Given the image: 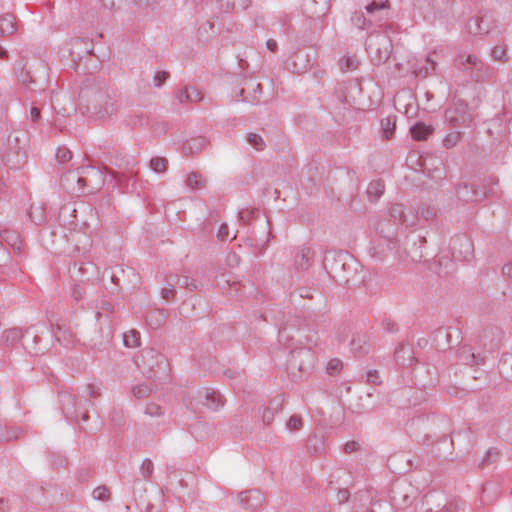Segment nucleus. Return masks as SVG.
<instances>
[{"instance_id":"nucleus-10","label":"nucleus","mask_w":512,"mask_h":512,"mask_svg":"<svg viewBox=\"0 0 512 512\" xmlns=\"http://www.w3.org/2000/svg\"><path fill=\"white\" fill-rule=\"evenodd\" d=\"M288 427L290 430H299L302 427V420L299 416H291L288 421Z\"/></svg>"},{"instance_id":"nucleus-24","label":"nucleus","mask_w":512,"mask_h":512,"mask_svg":"<svg viewBox=\"0 0 512 512\" xmlns=\"http://www.w3.org/2000/svg\"><path fill=\"white\" fill-rule=\"evenodd\" d=\"M494 55L497 57V58H500V55L503 53L502 51L501 52H498L497 49L494 50Z\"/></svg>"},{"instance_id":"nucleus-19","label":"nucleus","mask_w":512,"mask_h":512,"mask_svg":"<svg viewBox=\"0 0 512 512\" xmlns=\"http://www.w3.org/2000/svg\"><path fill=\"white\" fill-rule=\"evenodd\" d=\"M40 111L37 108H33L31 110V117L33 120H36L39 117Z\"/></svg>"},{"instance_id":"nucleus-4","label":"nucleus","mask_w":512,"mask_h":512,"mask_svg":"<svg viewBox=\"0 0 512 512\" xmlns=\"http://www.w3.org/2000/svg\"><path fill=\"white\" fill-rule=\"evenodd\" d=\"M124 345L127 347H137L140 344V334L136 330H129L123 335Z\"/></svg>"},{"instance_id":"nucleus-21","label":"nucleus","mask_w":512,"mask_h":512,"mask_svg":"<svg viewBox=\"0 0 512 512\" xmlns=\"http://www.w3.org/2000/svg\"><path fill=\"white\" fill-rule=\"evenodd\" d=\"M267 45H268V48H269L270 50H274V49H275V46H276V43H275V42H268V43H267Z\"/></svg>"},{"instance_id":"nucleus-2","label":"nucleus","mask_w":512,"mask_h":512,"mask_svg":"<svg viewBox=\"0 0 512 512\" xmlns=\"http://www.w3.org/2000/svg\"><path fill=\"white\" fill-rule=\"evenodd\" d=\"M432 128L423 123H417L411 128V135L413 139L417 141H422L427 139L429 135L432 134Z\"/></svg>"},{"instance_id":"nucleus-9","label":"nucleus","mask_w":512,"mask_h":512,"mask_svg":"<svg viewBox=\"0 0 512 512\" xmlns=\"http://www.w3.org/2000/svg\"><path fill=\"white\" fill-rule=\"evenodd\" d=\"M202 177L196 173H191L187 177V185L191 188H197L202 184Z\"/></svg>"},{"instance_id":"nucleus-6","label":"nucleus","mask_w":512,"mask_h":512,"mask_svg":"<svg viewBox=\"0 0 512 512\" xmlns=\"http://www.w3.org/2000/svg\"><path fill=\"white\" fill-rule=\"evenodd\" d=\"M167 164V160L162 157H155L150 162V166L155 172H164L167 168Z\"/></svg>"},{"instance_id":"nucleus-14","label":"nucleus","mask_w":512,"mask_h":512,"mask_svg":"<svg viewBox=\"0 0 512 512\" xmlns=\"http://www.w3.org/2000/svg\"><path fill=\"white\" fill-rule=\"evenodd\" d=\"M57 158L60 161H66L71 158V153L67 149H59L57 152Z\"/></svg>"},{"instance_id":"nucleus-17","label":"nucleus","mask_w":512,"mask_h":512,"mask_svg":"<svg viewBox=\"0 0 512 512\" xmlns=\"http://www.w3.org/2000/svg\"><path fill=\"white\" fill-rule=\"evenodd\" d=\"M356 449H357V443H355V442L347 443L345 445V450L347 452H352V451H355Z\"/></svg>"},{"instance_id":"nucleus-5","label":"nucleus","mask_w":512,"mask_h":512,"mask_svg":"<svg viewBox=\"0 0 512 512\" xmlns=\"http://www.w3.org/2000/svg\"><path fill=\"white\" fill-rule=\"evenodd\" d=\"M247 141L256 150H263L265 147V142H264L263 138L258 134L249 133L247 135Z\"/></svg>"},{"instance_id":"nucleus-3","label":"nucleus","mask_w":512,"mask_h":512,"mask_svg":"<svg viewBox=\"0 0 512 512\" xmlns=\"http://www.w3.org/2000/svg\"><path fill=\"white\" fill-rule=\"evenodd\" d=\"M202 99L201 92L195 87H187L180 95L181 101L198 102Z\"/></svg>"},{"instance_id":"nucleus-18","label":"nucleus","mask_w":512,"mask_h":512,"mask_svg":"<svg viewBox=\"0 0 512 512\" xmlns=\"http://www.w3.org/2000/svg\"><path fill=\"white\" fill-rule=\"evenodd\" d=\"M175 291L172 288L163 289L162 294L164 298H169L170 296H173Z\"/></svg>"},{"instance_id":"nucleus-20","label":"nucleus","mask_w":512,"mask_h":512,"mask_svg":"<svg viewBox=\"0 0 512 512\" xmlns=\"http://www.w3.org/2000/svg\"><path fill=\"white\" fill-rule=\"evenodd\" d=\"M377 8H378V6L376 4H371V5L367 6V10L369 12H372V11H374Z\"/></svg>"},{"instance_id":"nucleus-12","label":"nucleus","mask_w":512,"mask_h":512,"mask_svg":"<svg viewBox=\"0 0 512 512\" xmlns=\"http://www.w3.org/2000/svg\"><path fill=\"white\" fill-rule=\"evenodd\" d=\"M341 368H342V363L340 360H337V359L331 360L328 363V367H327L329 373H331V374L338 372Z\"/></svg>"},{"instance_id":"nucleus-22","label":"nucleus","mask_w":512,"mask_h":512,"mask_svg":"<svg viewBox=\"0 0 512 512\" xmlns=\"http://www.w3.org/2000/svg\"><path fill=\"white\" fill-rule=\"evenodd\" d=\"M0 57L5 58L6 57V51L0 46Z\"/></svg>"},{"instance_id":"nucleus-8","label":"nucleus","mask_w":512,"mask_h":512,"mask_svg":"<svg viewBox=\"0 0 512 512\" xmlns=\"http://www.w3.org/2000/svg\"><path fill=\"white\" fill-rule=\"evenodd\" d=\"M382 128H383L384 137L388 139L393 134V131L395 128V123L391 119H385L382 121Z\"/></svg>"},{"instance_id":"nucleus-23","label":"nucleus","mask_w":512,"mask_h":512,"mask_svg":"<svg viewBox=\"0 0 512 512\" xmlns=\"http://www.w3.org/2000/svg\"><path fill=\"white\" fill-rule=\"evenodd\" d=\"M494 55L497 57V58H500V55L503 53L502 51L501 52H498L497 49L494 50Z\"/></svg>"},{"instance_id":"nucleus-16","label":"nucleus","mask_w":512,"mask_h":512,"mask_svg":"<svg viewBox=\"0 0 512 512\" xmlns=\"http://www.w3.org/2000/svg\"><path fill=\"white\" fill-rule=\"evenodd\" d=\"M228 232H227V227L226 226H222L220 231H219V234H218V237L222 238V239H226L228 237Z\"/></svg>"},{"instance_id":"nucleus-13","label":"nucleus","mask_w":512,"mask_h":512,"mask_svg":"<svg viewBox=\"0 0 512 512\" xmlns=\"http://www.w3.org/2000/svg\"><path fill=\"white\" fill-rule=\"evenodd\" d=\"M168 77V74L164 71H159L155 74L154 81L156 86H160Z\"/></svg>"},{"instance_id":"nucleus-15","label":"nucleus","mask_w":512,"mask_h":512,"mask_svg":"<svg viewBox=\"0 0 512 512\" xmlns=\"http://www.w3.org/2000/svg\"><path fill=\"white\" fill-rule=\"evenodd\" d=\"M133 391L136 396L142 397L146 393L147 389L144 387H136Z\"/></svg>"},{"instance_id":"nucleus-7","label":"nucleus","mask_w":512,"mask_h":512,"mask_svg":"<svg viewBox=\"0 0 512 512\" xmlns=\"http://www.w3.org/2000/svg\"><path fill=\"white\" fill-rule=\"evenodd\" d=\"M384 190V186L381 182H372L369 184L367 193L369 196H373L374 198L379 197Z\"/></svg>"},{"instance_id":"nucleus-1","label":"nucleus","mask_w":512,"mask_h":512,"mask_svg":"<svg viewBox=\"0 0 512 512\" xmlns=\"http://www.w3.org/2000/svg\"><path fill=\"white\" fill-rule=\"evenodd\" d=\"M16 31V19L13 15H4L0 18V35H11Z\"/></svg>"},{"instance_id":"nucleus-11","label":"nucleus","mask_w":512,"mask_h":512,"mask_svg":"<svg viewBox=\"0 0 512 512\" xmlns=\"http://www.w3.org/2000/svg\"><path fill=\"white\" fill-rule=\"evenodd\" d=\"M95 499L104 500L108 497V490L105 487H98L93 491Z\"/></svg>"}]
</instances>
